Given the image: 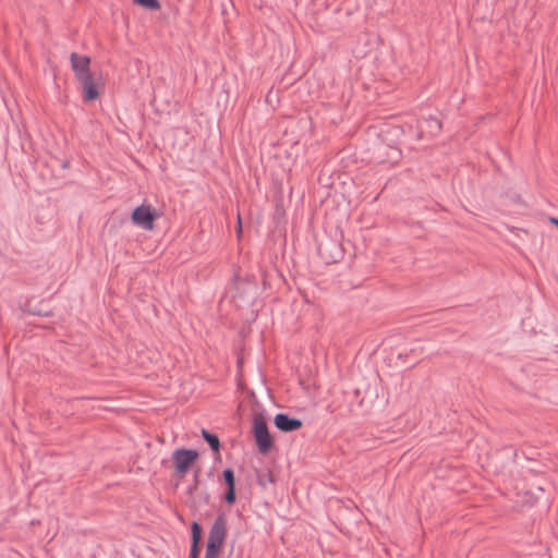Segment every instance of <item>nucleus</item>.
Returning <instances> with one entry per match:
<instances>
[{
  "instance_id": "obj_10",
  "label": "nucleus",
  "mask_w": 558,
  "mask_h": 558,
  "mask_svg": "<svg viewBox=\"0 0 558 558\" xmlns=\"http://www.w3.org/2000/svg\"><path fill=\"white\" fill-rule=\"evenodd\" d=\"M202 435L203 437L205 438V440L210 445V447L214 449V450H218L219 449V439L217 436L213 435V434H209L207 430H203L202 432Z\"/></svg>"
},
{
  "instance_id": "obj_3",
  "label": "nucleus",
  "mask_w": 558,
  "mask_h": 558,
  "mask_svg": "<svg viewBox=\"0 0 558 558\" xmlns=\"http://www.w3.org/2000/svg\"><path fill=\"white\" fill-rule=\"evenodd\" d=\"M198 459V452L192 449H179L172 454L175 471L184 475Z\"/></svg>"
},
{
  "instance_id": "obj_13",
  "label": "nucleus",
  "mask_w": 558,
  "mask_h": 558,
  "mask_svg": "<svg viewBox=\"0 0 558 558\" xmlns=\"http://www.w3.org/2000/svg\"><path fill=\"white\" fill-rule=\"evenodd\" d=\"M223 477H225V481L227 482L228 484V487H234V475H233V472L231 470H225L223 471Z\"/></svg>"
},
{
  "instance_id": "obj_18",
  "label": "nucleus",
  "mask_w": 558,
  "mask_h": 558,
  "mask_svg": "<svg viewBox=\"0 0 558 558\" xmlns=\"http://www.w3.org/2000/svg\"><path fill=\"white\" fill-rule=\"evenodd\" d=\"M195 555H196V546H194V545H193V549H192V556H193V558L195 557Z\"/></svg>"
},
{
  "instance_id": "obj_4",
  "label": "nucleus",
  "mask_w": 558,
  "mask_h": 558,
  "mask_svg": "<svg viewBox=\"0 0 558 558\" xmlns=\"http://www.w3.org/2000/svg\"><path fill=\"white\" fill-rule=\"evenodd\" d=\"M160 218L161 211L150 205H142V231H156Z\"/></svg>"
},
{
  "instance_id": "obj_8",
  "label": "nucleus",
  "mask_w": 558,
  "mask_h": 558,
  "mask_svg": "<svg viewBox=\"0 0 558 558\" xmlns=\"http://www.w3.org/2000/svg\"><path fill=\"white\" fill-rule=\"evenodd\" d=\"M22 311L29 315H36V316H43V317H50L53 315L51 311H44L40 307L33 306L32 301L27 300L23 306Z\"/></svg>"
},
{
  "instance_id": "obj_15",
  "label": "nucleus",
  "mask_w": 558,
  "mask_h": 558,
  "mask_svg": "<svg viewBox=\"0 0 558 558\" xmlns=\"http://www.w3.org/2000/svg\"><path fill=\"white\" fill-rule=\"evenodd\" d=\"M226 500L228 504H233L235 500L234 487H228V492L226 494Z\"/></svg>"
},
{
  "instance_id": "obj_1",
  "label": "nucleus",
  "mask_w": 558,
  "mask_h": 558,
  "mask_svg": "<svg viewBox=\"0 0 558 558\" xmlns=\"http://www.w3.org/2000/svg\"><path fill=\"white\" fill-rule=\"evenodd\" d=\"M226 518L219 515L213 524L206 548V558H217L226 537Z\"/></svg>"
},
{
  "instance_id": "obj_14",
  "label": "nucleus",
  "mask_w": 558,
  "mask_h": 558,
  "mask_svg": "<svg viewBox=\"0 0 558 558\" xmlns=\"http://www.w3.org/2000/svg\"><path fill=\"white\" fill-rule=\"evenodd\" d=\"M131 220L135 226H140V206L133 209Z\"/></svg>"
},
{
  "instance_id": "obj_5",
  "label": "nucleus",
  "mask_w": 558,
  "mask_h": 558,
  "mask_svg": "<svg viewBox=\"0 0 558 558\" xmlns=\"http://www.w3.org/2000/svg\"><path fill=\"white\" fill-rule=\"evenodd\" d=\"M71 68L74 72V75L77 78L82 76L90 74V58L87 56L78 54L77 52H72L70 54Z\"/></svg>"
},
{
  "instance_id": "obj_2",
  "label": "nucleus",
  "mask_w": 558,
  "mask_h": 558,
  "mask_svg": "<svg viewBox=\"0 0 558 558\" xmlns=\"http://www.w3.org/2000/svg\"><path fill=\"white\" fill-rule=\"evenodd\" d=\"M253 433L262 453H267L274 446L272 437L268 430L264 415L256 414L253 420Z\"/></svg>"
},
{
  "instance_id": "obj_11",
  "label": "nucleus",
  "mask_w": 558,
  "mask_h": 558,
  "mask_svg": "<svg viewBox=\"0 0 558 558\" xmlns=\"http://www.w3.org/2000/svg\"><path fill=\"white\" fill-rule=\"evenodd\" d=\"M160 2L158 0H142V8L157 11L160 9Z\"/></svg>"
},
{
  "instance_id": "obj_6",
  "label": "nucleus",
  "mask_w": 558,
  "mask_h": 558,
  "mask_svg": "<svg viewBox=\"0 0 558 558\" xmlns=\"http://www.w3.org/2000/svg\"><path fill=\"white\" fill-rule=\"evenodd\" d=\"M77 81L82 85V96L84 101L90 102L99 97L98 86L93 73L82 76L81 78H77Z\"/></svg>"
},
{
  "instance_id": "obj_7",
  "label": "nucleus",
  "mask_w": 558,
  "mask_h": 558,
  "mask_svg": "<svg viewBox=\"0 0 558 558\" xmlns=\"http://www.w3.org/2000/svg\"><path fill=\"white\" fill-rule=\"evenodd\" d=\"M274 423L276 427L282 432H293L302 426V422L298 418H291L287 414L279 413L275 416Z\"/></svg>"
},
{
  "instance_id": "obj_9",
  "label": "nucleus",
  "mask_w": 558,
  "mask_h": 558,
  "mask_svg": "<svg viewBox=\"0 0 558 558\" xmlns=\"http://www.w3.org/2000/svg\"><path fill=\"white\" fill-rule=\"evenodd\" d=\"M424 124L430 135H436L441 129V123L436 118L426 119Z\"/></svg>"
},
{
  "instance_id": "obj_19",
  "label": "nucleus",
  "mask_w": 558,
  "mask_h": 558,
  "mask_svg": "<svg viewBox=\"0 0 558 558\" xmlns=\"http://www.w3.org/2000/svg\"><path fill=\"white\" fill-rule=\"evenodd\" d=\"M134 4L140 5V0H132Z\"/></svg>"
},
{
  "instance_id": "obj_12",
  "label": "nucleus",
  "mask_w": 558,
  "mask_h": 558,
  "mask_svg": "<svg viewBox=\"0 0 558 558\" xmlns=\"http://www.w3.org/2000/svg\"><path fill=\"white\" fill-rule=\"evenodd\" d=\"M192 536L194 546H196L201 539V527L196 522L192 524Z\"/></svg>"
},
{
  "instance_id": "obj_16",
  "label": "nucleus",
  "mask_w": 558,
  "mask_h": 558,
  "mask_svg": "<svg viewBox=\"0 0 558 558\" xmlns=\"http://www.w3.org/2000/svg\"><path fill=\"white\" fill-rule=\"evenodd\" d=\"M549 222L558 228V218L551 217V218H549Z\"/></svg>"
},
{
  "instance_id": "obj_17",
  "label": "nucleus",
  "mask_w": 558,
  "mask_h": 558,
  "mask_svg": "<svg viewBox=\"0 0 558 558\" xmlns=\"http://www.w3.org/2000/svg\"><path fill=\"white\" fill-rule=\"evenodd\" d=\"M238 225H239V227H238V232H239V233H241V231H242V227H241V219H240V216L238 217Z\"/></svg>"
}]
</instances>
